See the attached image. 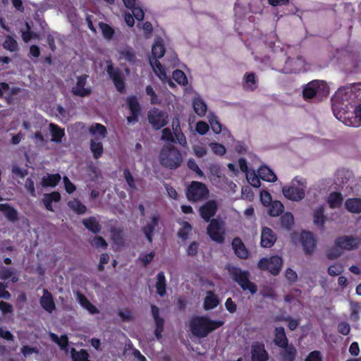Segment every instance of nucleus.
<instances>
[{"label": "nucleus", "mask_w": 361, "mask_h": 361, "mask_svg": "<svg viewBox=\"0 0 361 361\" xmlns=\"http://www.w3.org/2000/svg\"><path fill=\"white\" fill-rule=\"evenodd\" d=\"M208 120L214 133L219 134L222 132L224 135H228V137H231L230 132L226 128H222V125L215 115L209 114Z\"/></svg>", "instance_id": "nucleus-26"}, {"label": "nucleus", "mask_w": 361, "mask_h": 361, "mask_svg": "<svg viewBox=\"0 0 361 361\" xmlns=\"http://www.w3.org/2000/svg\"><path fill=\"white\" fill-rule=\"evenodd\" d=\"M354 102H361V83L351 85Z\"/></svg>", "instance_id": "nucleus-58"}, {"label": "nucleus", "mask_w": 361, "mask_h": 361, "mask_svg": "<svg viewBox=\"0 0 361 361\" xmlns=\"http://www.w3.org/2000/svg\"><path fill=\"white\" fill-rule=\"evenodd\" d=\"M192 106L195 112L200 116H203L207 112V105L200 97L193 99Z\"/></svg>", "instance_id": "nucleus-33"}, {"label": "nucleus", "mask_w": 361, "mask_h": 361, "mask_svg": "<svg viewBox=\"0 0 361 361\" xmlns=\"http://www.w3.org/2000/svg\"><path fill=\"white\" fill-rule=\"evenodd\" d=\"M219 303L218 298L212 291H208L204 302V309H213L216 307Z\"/></svg>", "instance_id": "nucleus-37"}, {"label": "nucleus", "mask_w": 361, "mask_h": 361, "mask_svg": "<svg viewBox=\"0 0 361 361\" xmlns=\"http://www.w3.org/2000/svg\"><path fill=\"white\" fill-rule=\"evenodd\" d=\"M283 260L279 256L262 258L258 262V267L262 270H268L273 275H278L282 267Z\"/></svg>", "instance_id": "nucleus-11"}, {"label": "nucleus", "mask_w": 361, "mask_h": 361, "mask_svg": "<svg viewBox=\"0 0 361 361\" xmlns=\"http://www.w3.org/2000/svg\"><path fill=\"white\" fill-rule=\"evenodd\" d=\"M159 224V216H153L151 218V221L149 222H147L146 226H145L142 228V231L145 233L147 240L149 243H152V236L154 234V231L155 228L158 226Z\"/></svg>", "instance_id": "nucleus-24"}, {"label": "nucleus", "mask_w": 361, "mask_h": 361, "mask_svg": "<svg viewBox=\"0 0 361 361\" xmlns=\"http://www.w3.org/2000/svg\"><path fill=\"white\" fill-rule=\"evenodd\" d=\"M195 130L200 135H204L209 130V125L204 121H198Z\"/></svg>", "instance_id": "nucleus-63"}, {"label": "nucleus", "mask_w": 361, "mask_h": 361, "mask_svg": "<svg viewBox=\"0 0 361 361\" xmlns=\"http://www.w3.org/2000/svg\"><path fill=\"white\" fill-rule=\"evenodd\" d=\"M61 179L59 173L49 174L47 173L42 178V185L44 188L56 186Z\"/></svg>", "instance_id": "nucleus-29"}, {"label": "nucleus", "mask_w": 361, "mask_h": 361, "mask_svg": "<svg viewBox=\"0 0 361 361\" xmlns=\"http://www.w3.org/2000/svg\"><path fill=\"white\" fill-rule=\"evenodd\" d=\"M173 78L180 85H185L188 83L185 74L180 70H176L173 71Z\"/></svg>", "instance_id": "nucleus-50"}, {"label": "nucleus", "mask_w": 361, "mask_h": 361, "mask_svg": "<svg viewBox=\"0 0 361 361\" xmlns=\"http://www.w3.org/2000/svg\"><path fill=\"white\" fill-rule=\"evenodd\" d=\"M106 135V129L103 125L95 123L92 126V137H95L98 141L96 142L92 139V153L95 159L99 158L103 154V146L99 140L104 139Z\"/></svg>", "instance_id": "nucleus-8"}, {"label": "nucleus", "mask_w": 361, "mask_h": 361, "mask_svg": "<svg viewBox=\"0 0 361 361\" xmlns=\"http://www.w3.org/2000/svg\"><path fill=\"white\" fill-rule=\"evenodd\" d=\"M305 61L301 56L296 58H288L282 69V72L286 74L297 73L305 70Z\"/></svg>", "instance_id": "nucleus-13"}, {"label": "nucleus", "mask_w": 361, "mask_h": 361, "mask_svg": "<svg viewBox=\"0 0 361 361\" xmlns=\"http://www.w3.org/2000/svg\"><path fill=\"white\" fill-rule=\"evenodd\" d=\"M276 240L275 233L268 227H263L261 232L260 244L263 247H271Z\"/></svg>", "instance_id": "nucleus-19"}, {"label": "nucleus", "mask_w": 361, "mask_h": 361, "mask_svg": "<svg viewBox=\"0 0 361 361\" xmlns=\"http://www.w3.org/2000/svg\"><path fill=\"white\" fill-rule=\"evenodd\" d=\"M301 243L306 255H311L315 247L316 240L311 232L304 231L301 234Z\"/></svg>", "instance_id": "nucleus-16"}, {"label": "nucleus", "mask_w": 361, "mask_h": 361, "mask_svg": "<svg viewBox=\"0 0 361 361\" xmlns=\"http://www.w3.org/2000/svg\"><path fill=\"white\" fill-rule=\"evenodd\" d=\"M152 53L154 58H161L165 54V47L162 39L159 38L156 40L152 48Z\"/></svg>", "instance_id": "nucleus-38"}, {"label": "nucleus", "mask_w": 361, "mask_h": 361, "mask_svg": "<svg viewBox=\"0 0 361 361\" xmlns=\"http://www.w3.org/2000/svg\"><path fill=\"white\" fill-rule=\"evenodd\" d=\"M123 176H124V178H125L128 186L131 189L135 190L136 185H135L134 178L128 169L124 170Z\"/></svg>", "instance_id": "nucleus-57"}, {"label": "nucleus", "mask_w": 361, "mask_h": 361, "mask_svg": "<svg viewBox=\"0 0 361 361\" xmlns=\"http://www.w3.org/2000/svg\"><path fill=\"white\" fill-rule=\"evenodd\" d=\"M361 244V239L353 235H341L336 238L334 246L326 252V257L329 259L339 257L343 250H357Z\"/></svg>", "instance_id": "nucleus-2"}, {"label": "nucleus", "mask_w": 361, "mask_h": 361, "mask_svg": "<svg viewBox=\"0 0 361 361\" xmlns=\"http://www.w3.org/2000/svg\"><path fill=\"white\" fill-rule=\"evenodd\" d=\"M147 118L149 123L155 130H159L168 123L167 114L157 108L149 111Z\"/></svg>", "instance_id": "nucleus-12"}, {"label": "nucleus", "mask_w": 361, "mask_h": 361, "mask_svg": "<svg viewBox=\"0 0 361 361\" xmlns=\"http://www.w3.org/2000/svg\"><path fill=\"white\" fill-rule=\"evenodd\" d=\"M244 87L247 90H254L256 88L255 76L252 73L245 76Z\"/></svg>", "instance_id": "nucleus-46"}, {"label": "nucleus", "mask_w": 361, "mask_h": 361, "mask_svg": "<svg viewBox=\"0 0 361 361\" xmlns=\"http://www.w3.org/2000/svg\"><path fill=\"white\" fill-rule=\"evenodd\" d=\"M158 59L159 58L154 57L153 59H150L149 63L156 75L160 78V80L164 81L167 77L161 63L158 61Z\"/></svg>", "instance_id": "nucleus-32"}, {"label": "nucleus", "mask_w": 361, "mask_h": 361, "mask_svg": "<svg viewBox=\"0 0 361 361\" xmlns=\"http://www.w3.org/2000/svg\"><path fill=\"white\" fill-rule=\"evenodd\" d=\"M281 226L286 229H290L291 226L294 223V217L290 212H286L281 216Z\"/></svg>", "instance_id": "nucleus-43"}, {"label": "nucleus", "mask_w": 361, "mask_h": 361, "mask_svg": "<svg viewBox=\"0 0 361 361\" xmlns=\"http://www.w3.org/2000/svg\"><path fill=\"white\" fill-rule=\"evenodd\" d=\"M49 127L51 135V141L58 144L61 143L62 138L65 136L64 129L55 123H50Z\"/></svg>", "instance_id": "nucleus-27"}, {"label": "nucleus", "mask_w": 361, "mask_h": 361, "mask_svg": "<svg viewBox=\"0 0 361 361\" xmlns=\"http://www.w3.org/2000/svg\"><path fill=\"white\" fill-rule=\"evenodd\" d=\"M345 207L350 212L359 214L361 212V199H348L345 203Z\"/></svg>", "instance_id": "nucleus-31"}, {"label": "nucleus", "mask_w": 361, "mask_h": 361, "mask_svg": "<svg viewBox=\"0 0 361 361\" xmlns=\"http://www.w3.org/2000/svg\"><path fill=\"white\" fill-rule=\"evenodd\" d=\"M166 278L164 273L163 271H160L157 275V283H156V288L157 293L163 297L166 294Z\"/></svg>", "instance_id": "nucleus-34"}, {"label": "nucleus", "mask_w": 361, "mask_h": 361, "mask_svg": "<svg viewBox=\"0 0 361 361\" xmlns=\"http://www.w3.org/2000/svg\"><path fill=\"white\" fill-rule=\"evenodd\" d=\"M107 73L113 80L116 89L121 92L124 89V82L122 78V73L118 68H114L113 65L109 64L107 66Z\"/></svg>", "instance_id": "nucleus-18"}, {"label": "nucleus", "mask_w": 361, "mask_h": 361, "mask_svg": "<svg viewBox=\"0 0 361 361\" xmlns=\"http://www.w3.org/2000/svg\"><path fill=\"white\" fill-rule=\"evenodd\" d=\"M209 190L206 185L198 181H192L186 190V197L190 202H196L208 196Z\"/></svg>", "instance_id": "nucleus-9"}, {"label": "nucleus", "mask_w": 361, "mask_h": 361, "mask_svg": "<svg viewBox=\"0 0 361 361\" xmlns=\"http://www.w3.org/2000/svg\"><path fill=\"white\" fill-rule=\"evenodd\" d=\"M361 307L358 303H351V314L350 317L353 321H357L359 319V312Z\"/></svg>", "instance_id": "nucleus-61"}, {"label": "nucleus", "mask_w": 361, "mask_h": 361, "mask_svg": "<svg viewBox=\"0 0 361 361\" xmlns=\"http://www.w3.org/2000/svg\"><path fill=\"white\" fill-rule=\"evenodd\" d=\"M305 361H322V357L319 351L314 350L307 355Z\"/></svg>", "instance_id": "nucleus-64"}, {"label": "nucleus", "mask_w": 361, "mask_h": 361, "mask_svg": "<svg viewBox=\"0 0 361 361\" xmlns=\"http://www.w3.org/2000/svg\"><path fill=\"white\" fill-rule=\"evenodd\" d=\"M347 173L348 172L344 170L338 171L336 173V184L340 187H343L347 179Z\"/></svg>", "instance_id": "nucleus-52"}, {"label": "nucleus", "mask_w": 361, "mask_h": 361, "mask_svg": "<svg viewBox=\"0 0 361 361\" xmlns=\"http://www.w3.org/2000/svg\"><path fill=\"white\" fill-rule=\"evenodd\" d=\"M283 209V205L279 201L272 202L269 211V214L271 216H278L281 214Z\"/></svg>", "instance_id": "nucleus-45"}, {"label": "nucleus", "mask_w": 361, "mask_h": 361, "mask_svg": "<svg viewBox=\"0 0 361 361\" xmlns=\"http://www.w3.org/2000/svg\"><path fill=\"white\" fill-rule=\"evenodd\" d=\"M3 47L11 52H15L18 50V44L16 40L11 35H7L3 43Z\"/></svg>", "instance_id": "nucleus-41"}, {"label": "nucleus", "mask_w": 361, "mask_h": 361, "mask_svg": "<svg viewBox=\"0 0 361 361\" xmlns=\"http://www.w3.org/2000/svg\"><path fill=\"white\" fill-rule=\"evenodd\" d=\"M246 178L248 183L255 188H259L261 185L259 176H257L255 171L246 173Z\"/></svg>", "instance_id": "nucleus-48"}, {"label": "nucleus", "mask_w": 361, "mask_h": 361, "mask_svg": "<svg viewBox=\"0 0 361 361\" xmlns=\"http://www.w3.org/2000/svg\"><path fill=\"white\" fill-rule=\"evenodd\" d=\"M10 278L13 283H16L18 281V277L16 275L13 269L2 267L0 269V279L7 280Z\"/></svg>", "instance_id": "nucleus-36"}, {"label": "nucleus", "mask_w": 361, "mask_h": 361, "mask_svg": "<svg viewBox=\"0 0 361 361\" xmlns=\"http://www.w3.org/2000/svg\"><path fill=\"white\" fill-rule=\"evenodd\" d=\"M87 75H81L78 77L75 86L72 88V92L74 95L85 97L90 94V90L85 88Z\"/></svg>", "instance_id": "nucleus-21"}, {"label": "nucleus", "mask_w": 361, "mask_h": 361, "mask_svg": "<svg viewBox=\"0 0 361 361\" xmlns=\"http://www.w3.org/2000/svg\"><path fill=\"white\" fill-rule=\"evenodd\" d=\"M0 212H3L5 217L12 223L19 219L18 211L8 203L0 204Z\"/></svg>", "instance_id": "nucleus-23"}, {"label": "nucleus", "mask_w": 361, "mask_h": 361, "mask_svg": "<svg viewBox=\"0 0 361 361\" xmlns=\"http://www.w3.org/2000/svg\"><path fill=\"white\" fill-rule=\"evenodd\" d=\"M343 271V267L341 264H334L328 268V274L335 276L340 275Z\"/></svg>", "instance_id": "nucleus-53"}, {"label": "nucleus", "mask_w": 361, "mask_h": 361, "mask_svg": "<svg viewBox=\"0 0 361 361\" xmlns=\"http://www.w3.org/2000/svg\"><path fill=\"white\" fill-rule=\"evenodd\" d=\"M145 91H146V94L147 95L150 96L151 104H159L161 102L158 98V96L157 95V94L155 93V92L154 91V90L151 85H147L146 87Z\"/></svg>", "instance_id": "nucleus-56"}, {"label": "nucleus", "mask_w": 361, "mask_h": 361, "mask_svg": "<svg viewBox=\"0 0 361 361\" xmlns=\"http://www.w3.org/2000/svg\"><path fill=\"white\" fill-rule=\"evenodd\" d=\"M162 135L161 137V140L169 142L170 143L175 142V137L173 136V133L171 132V129L169 128H164L161 131Z\"/></svg>", "instance_id": "nucleus-54"}, {"label": "nucleus", "mask_w": 361, "mask_h": 361, "mask_svg": "<svg viewBox=\"0 0 361 361\" xmlns=\"http://www.w3.org/2000/svg\"><path fill=\"white\" fill-rule=\"evenodd\" d=\"M39 304L46 312L52 313L56 309V305L52 294L47 290H43V295L39 299Z\"/></svg>", "instance_id": "nucleus-17"}, {"label": "nucleus", "mask_w": 361, "mask_h": 361, "mask_svg": "<svg viewBox=\"0 0 361 361\" xmlns=\"http://www.w3.org/2000/svg\"><path fill=\"white\" fill-rule=\"evenodd\" d=\"M68 206L78 214H84L86 207L78 200L74 199L68 202Z\"/></svg>", "instance_id": "nucleus-42"}, {"label": "nucleus", "mask_w": 361, "mask_h": 361, "mask_svg": "<svg viewBox=\"0 0 361 361\" xmlns=\"http://www.w3.org/2000/svg\"><path fill=\"white\" fill-rule=\"evenodd\" d=\"M128 104L132 114H140V106L135 97H130L128 99Z\"/></svg>", "instance_id": "nucleus-44"}, {"label": "nucleus", "mask_w": 361, "mask_h": 361, "mask_svg": "<svg viewBox=\"0 0 361 361\" xmlns=\"http://www.w3.org/2000/svg\"><path fill=\"white\" fill-rule=\"evenodd\" d=\"M223 324V322L212 320L207 317H195L190 321V329L195 336L204 338Z\"/></svg>", "instance_id": "nucleus-3"}, {"label": "nucleus", "mask_w": 361, "mask_h": 361, "mask_svg": "<svg viewBox=\"0 0 361 361\" xmlns=\"http://www.w3.org/2000/svg\"><path fill=\"white\" fill-rule=\"evenodd\" d=\"M159 161L162 166L176 169L183 162L180 152L171 144L164 145L159 154Z\"/></svg>", "instance_id": "nucleus-4"}, {"label": "nucleus", "mask_w": 361, "mask_h": 361, "mask_svg": "<svg viewBox=\"0 0 361 361\" xmlns=\"http://www.w3.org/2000/svg\"><path fill=\"white\" fill-rule=\"evenodd\" d=\"M77 299L80 304L85 307L87 310L90 312V301L87 299V298L82 293H77Z\"/></svg>", "instance_id": "nucleus-60"}, {"label": "nucleus", "mask_w": 361, "mask_h": 361, "mask_svg": "<svg viewBox=\"0 0 361 361\" xmlns=\"http://www.w3.org/2000/svg\"><path fill=\"white\" fill-rule=\"evenodd\" d=\"M111 236L113 240L117 245H121L123 243V232L122 230L115 228H112Z\"/></svg>", "instance_id": "nucleus-51"}, {"label": "nucleus", "mask_w": 361, "mask_h": 361, "mask_svg": "<svg viewBox=\"0 0 361 361\" xmlns=\"http://www.w3.org/2000/svg\"><path fill=\"white\" fill-rule=\"evenodd\" d=\"M209 146L213 152L216 155L222 156L226 154V148L224 145L221 144L216 142H212L209 144Z\"/></svg>", "instance_id": "nucleus-55"}, {"label": "nucleus", "mask_w": 361, "mask_h": 361, "mask_svg": "<svg viewBox=\"0 0 361 361\" xmlns=\"http://www.w3.org/2000/svg\"><path fill=\"white\" fill-rule=\"evenodd\" d=\"M282 349L280 352L281 361H294L297 355V350L293 345H286L281 347Z\"/></svg>", "instance_id": "nucleus-25"}, {"label": "nucleus", "mask_w": 361, "mask_h": 361, "mask_svg": "<svg viewBox=\"0 0 361 361\" xmlns=\"http://www.w3.org/2000/svg\"><path fill=\"white\" fill-rule=\"evenodd\" d=\"M226 269L231 278L243 290H249L251 294L257 293V286L249 280L250 273L247 271H243L239 267L230 264L227 265Z\"/></svg>", "instance_id": "nucleus-5"}, {"label": "nucleus", "mask_w": 361, "mask_h": 361, "mask_svg": "<svg viewBox=\"0 0 361 361\" xmlns=\"http://www.w3.org/2000/svg\"><path fill=\"white\" fill-rule=\"evenodd\" d=\"M118 51L120 59L126 60L130 64H135L138 61L135 50L129 46H122Z\"/></svg>", "instance_id": "nucleus-20"}, {"label": "nucleus", "mask_w": 361, "mask_h": 361, "mask_svg": "<svg viewBox=\"0 0 361 361\" xmlns=\"http://www.w3.org/2000/svg\"><path fill=\"white\" fill-rule=\"evenodd\" d=\"M71 353L73 361H90L87 359L88 353L85 350L77 352L75 349H72Z\"/></svg>", "instance_id": "nucleus-49"}, {"label": "nucleus", "mask_w": 361, "mask_h": 361, "mask_svg": "<svg viewBox=\"0 0 361 361\" xmlns=\"http://www.w3.org/2000/svg\"><path fill=\"white\" fill-rule=\"evenodd\" d=\"M274 343L279 347H284L288 345V339L283 327H276Z\"/></svg>", "instance_id": "nucleus-30"}, {"label": "nucleus", "mask_w": 361, "mask_h": 361, "mask_svg": "<svg viewBox=\"0 0 361 361\" xmlns=\"http://www.w3.org/2000/svg\"><path fill=\"white\" fill-rule=\"evenodd\" d=\"M250 354L252 361H268L269 360V354L264 344L260 342L252 343Z\"/></svg>", "instance_id": "nucleus-15"}, {"label": "nucleus", "mask_w": 361, "mask_h": 361, "mask_svg": "<svg viewBox=\"0 0 361 361\" xmlns=\"http://www.w3.org/2000/svg\"><path fill=\"white\" fill-rule=\"evenodd\" d=\"M325 221L326 217L324 215V208L323 207H319L314 212V223L321 228H323Z\"/></svg>", "instance_id": "nucleus-39"}, {"label": "nucleus", "mask_w": 361, "mask_h": 361, "mask_svg": "<svg viewBox=\"0 0 361 361\" xmlns=\"http://www.w3.org/2000/svg\"><path fill=\"white\" fill-rule=\"evenodd\" d=\"M217 211L218 204L214 200H208L199 208L200 215L206 222L211 221Z\"/></svg>", "instance_id": "nucleus-14"}, {"label": "nucleus", "mask_w": 361, "mask_h": 361, "mask_svg": "<svg viewBox=\"0 0 361 361\" xmlns=\"http://www.w3.org/2000/svg\"><path fill=\"white\" fill-rule=\"evenodd\" d=\"M259 178L267 182H275L277 180L276 174L267 166H262L257 171Z\"/></svg>", "instance_id": "nucleus-28"}, {"label": "nucleus", "mask_w": 361, "mask_h": 361, "mask_svg": "<svg viewBox=\"0 0 361 361\" xmlns=\"http://www.w3.org/2000/svg\"><path fill=\"white\" fill-rule=\"evenodd\" d=\"M207 233L214 242L221 244L225 240V221L219 218L209 221Z\"/></svg>", "instance_id": "nucleus-7"}, {"label": "nucleus", "mask_w": 361, "mask_h": 361, "mask_svg": "<svg viewBox=\"0 0 361 361\" xmlns=\"http://www.w3.org/2000/svg\"><path fill=\"white\" fill-rule=\"evenodd\" d=\"M305 188L303 183L295 180L290 186L283 187L282 191L286 198L293 201H300L305 197Z\"/></svg>", "instance_id": "nucleus-10"}, {"label": "nucleus", "mask_w": 361, "mask_h": 361, "mask_svg": "<svg viewBox=\"0 0 361 361\" xmlns=\"http://www.w3.org/2000/svg\"><path fill=\"white\" fill-rule=\"evenodd\" d=\"M92 244H93L96 247H100L102 249H106L108 245L106 240L100 236L94 237V239L92 240Z\"/></svg>", "instance_id": "nucleus-62"}, {"label": "nucleus", "mask_w": 361, "mask_h": 361, "mask_svg": "<svg viewBox=\"0 0 361 361\" xmlns=\"http://www.w3.org/2000/svg\"><path fill=\"white\" fill-rule=\"evenodd\" d=\"M329 207L332 209L338 208L342 204L343 196L340 192H334L329 195L327 200Z\"/></svg>", "instance_id": "nucleus-35"}, {"label": "nucleus", "mask_w": 361, "mask_h": 361, "mask_svg": "<svg viewBox=\"0 0 361 361\" xmlns=\"http://www.w3.org/2000/svg\"><path fill=\"white\" fill-rule=\"evenodd\" d=\"M231 245L238 257L240 259H247L248 257L249 252L240 238L236 237L233 238Z\"/></svg>", "instance_id": "nucleus-22"}, {"label": "nucleus", "mask_w": 361, "mask_h": 361, "mask_svg": "<svg viewBox=\"0 0 361 361\" xmlns=\"http://www.w3.org/2000/svg\"><path fill=\"white\" fill-rule=\"evenodd\" d=\"M332 109L335 116L342 118V114H346L350 105L354 102L351 85L339 88L331 99Z\"/></svg>", "instance_id": "nucleus-1"}, {"label": "nucleus", "mask_w": 361, "mask_h": 361, "mask_svg": "<svg viewBox=\"0 0 361 361\" xmlns=\"http://www.w3.org/2000/svg\"><path fill=\"white\" fill-rule=\"evenodd\" d=\"M50 338L52 341L56 343L61 349H66L68 345V338L67 335L63 334L59 337L56 334L51 333Z\"/></svg>", "instance_id": "nucleus-40"}, {"label": "nucleus", "mask_w": 361, "mask_h": 361, "mask_svg": "<svg viewBox=\"0 0 361 361\" xmlns=\"http://www.w3.org/2000/svg\"><path fill=\"white\" fill-rule=\"evenodd\" d=\"M99 26L104 37L106 39H111L114 34V29L104 23H99Z\"/></svg>", "instance_id": "nucleus-47"}, {"label": "nucleus", "mask_w": 361, "mask_h": 361, "mask_svg": "<svg viewBox=\"0 0 361 361\" xmlns=\"http://www.w3.org/2000/svg\"><path fill=\"white\" fill-rule=\"evenodd\" d=\"M329 94V87L324 80H312L303 87L302 94L305 99L313 97L322 98Z\"/></svg>", "instance_id": "nucleus-6"}, {"label": "nucleus", "mask_w": 361, "mask_h": 361, "mask_svg": "<svg viewBox=\"0 0 361 361\" xmlns=\"http://www.w3.org/2000/svg\"><path fill=\"white\" fill-rule=\"evenodd\" d=\"M130 9L132 10L134 18L137 20H143L145 13L142 8L138 4H136L135 7H132Z\"/></svg>", "instance_id": "nucleus-59"}]
</instances>
